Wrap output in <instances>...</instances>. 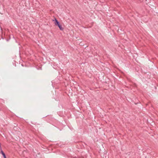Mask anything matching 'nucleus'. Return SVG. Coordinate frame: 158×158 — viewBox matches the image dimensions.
<instances>
[{
    "mask_svg": "<svg viewBox=\"0 0 158 158\" xmlns=\"http://www.w3.org/2000/svg\"><path fill=\"white\" fill-rule=\"evenodd\" d=\"M54 21L55 24L56 26H58L60 30L62 31L64 30V28L62 27V25L56 19H55Z\"/></svg>",
    "mask_w": 158,
    "mask_h": 158,
    "instance_id": "nucleus-1",
    "label": "nucleus"
},
{
    "mask_svg": "<svg viewBox=\"0 0 158 158\" xmlns=\"http://www.w3.org/2000/svg\"><path fill=\"white\" fill-rule=\"evenodd\" d=\"M81 45H82V44H81Z\"/></svg>",
    "mask_w": 158,
    "mask_h": 158,
    "instance_id": "nucleus-3",
    "label": "nucleus"
},
{
    "mask_svg": "<svg viewBox=\"0 0 158 158\" xmlns=\"http://www.w3.org/2000/svg\"><path fill=\"white\" fill-rule=\"evenodd\" d=\"M0 153L2 155L4 158H6L5 154L4 152L2 149H1V150H0Z\"/></svg>",
    "mask_w": 158,
    "mask_h": 158,
    "instance_id": "nucleus-2",
    "label": "nucleus"
}]
</instances>
